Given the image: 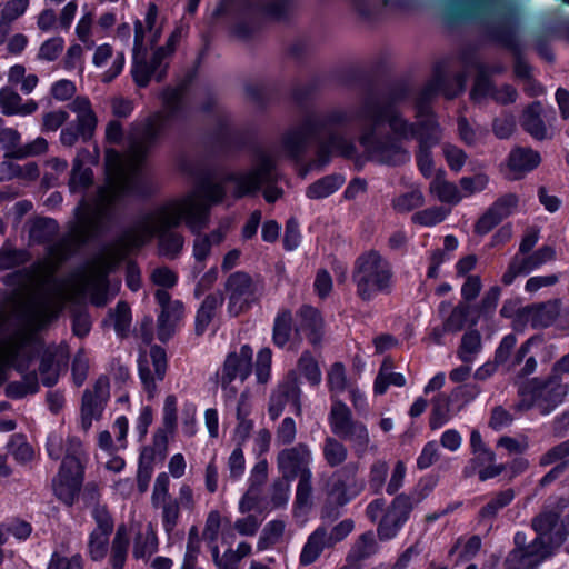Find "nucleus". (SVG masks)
<instances>
[{
  "mask_svg": "<svg viewBox=\"0 0 569 569\" xmlns=\"http://www.w3.org/2000/svg\"><path fill=\"white\" fill-rule=\"evenodd\" d=\"M555 257L556 252L553 248L548 246L538 249L530 256L520 254L521 262L523 263L525 268L528 269V273L552 261Z\"/></svg>",
  "mask_w": 569,
  "mask_h": 569,
  "instance_id": "obj_54",
  "label": "nucleus"
},
{
  "mask_svg": "<svg viewBox=\"0 0 569 569\" xmlns=\"http://www.w3.org/2000/svg\"><path fill=\"white\" fill-rule=\"evenodd\" d=\"M276 462L280 477L289 481L312 472L310 469L312 452L305 442L280 450L277 453Z\"/></svg>",
  "mask_w": 569,
  "mask_h": 569,
  "instance_id": "obj_15",
  "label": "nucleus"
},
{
  "mask_svg": "<svg viewBox=\"0 0 569 569\" xmlns=\"http://www.w3.org/2000/svg\"><path fill=\"white\" fill-rule=\"evenodd\" d=\"M312 472L298 478L293 501V513L298 516L308 511L312 506Z\"/></svg>",
  "mask_w": 569,
  "mask_h": 569,
  "instance_id": "obj_37",
  "label": "nucleus"
},
{
  "mask_svg": "<svg viewBox=\"0 0 569 569\" xmlns=\"http://www.w3.org/2000/svg\"><path fill=\"white\" fill-rule=\"evenodd\" d=\"M181 29L177 28L168 38L164 46L159 47L152 54L150 62L139 60L136 57V63L131 68V74L134 83L138 87L144 88L149 84L153 77L158 82H161L169 66V59L176 50V46L180 41Z\"/></svg>",
  "mask_w": 569,
  "mask_h": 569,
  "instance_id": "obj_11",
  "label": "nucleus"
},
{
  "mask_svg": "<svg viewBox=\"0 0 569 569\" xmlns=\"http://www.w3.org/2000/svg\"><path fill=\"white\" fill-rule=\"evenodd\" d=\"M321 449L322 457L330 468L341 466L347 460L348 449L337 437H326Z\"/></svg>",
  "mask_w": 569,
  "mask_h": 569,
  "instance_id": "obj_41",
  "label": "nucleus"
},
{
  "mask_svg": "<svg viewBox=\"0 0 569 569\" xmlns=\"http://www.w3.org/2000/svg\"><path fill=\"white\" fill-rule=\"evenodd\" d=\"M489 179L486 174L479 173L473 177H463L460 179L461 192L465 197H470L481 192L488 186Z\"/></svg>",
  "mask_w": 569,
  "mask_h": 569,
  "instance_id": "obj_64",
  "label": "nucleus"
},
{
  "mask_svg": "<svg viewBox=\"0 0 569 569\" xmlns=\"http://www.w3.org/2000/svg\"><path fill=\"white\" fill-rule=\"evenodd\" d=\"M48 149V142L44 138L38 137L33 141L21 146L20 143L11 150H8L7 156L14 159H23L42 154Z\"/></svg>",
  "mask_w": 569,
  "mask_h": 569,
  "instance_id": "obj_52",
  "label": "nucleus"
},
{
  "mask_svg": "<svg viewBox=\"0 0 569 569\" xmlns=\"http://www.w3.org/2000/svg\"><path fill=\"white\" fill-rule=\"evenodd\" d=\"M378 551V542L372 531H366L357 537L346 556V562L340 569H362L363 562Z\"/></svg>",
  "mask_w": 569,
  "mask_h": 569,
  "instance_id": "obj_21",
  "label": "nucleus"
},
{
  "mask_svg": "<svg viewBox=\"0 0 569 569\" xmlns=\"http://www.w3.org/2000/svg\"><path fill=\"white\" fill-rule=\"evenodd\" d=\"M328 422L332 435L352 442L358 455H362L367 450L370 441L367 427L361 421L353 419L350 408L340 399H333Z\"/></svg>",
  "mask_w": 569,
  "mask_h": 569,
  "instance_id": "obj_10",
  "label": "nucleus"
},
{
  "mask_svg": "<svg viewBox=\"0 0 569 569\" xmlns=\"http://www.w3.org/2000/svg\"><path fill=\"white\" fill-rule=\"evenodd\" d=\"M515 498L511 489L503 490L491 498V500L480 510L482 518H493L500 509L508 506Z\"/></svg>",
  "mask_w": 569,
  "mask_h": 569,
  "instance_id": "obj_55",
  "label": "nucleus"
},
{
  "mask_svg": "<svg viewBox=\"0 0 569 569\" xmlns=\"http://www.w3.org/2000/svg\"><path fill=\"white\" fill-rule=\"evenodd\" d=\"M329 391L331 393V401L338 399L337 395L345 391L347 387L346 369L341 362H335L327 375Z\"/></svg>",
  "mask_w": 569,
  "mask_h": 569,
  "instance_id": "obj_50",
  "label": "nucleus"
},
{
  "mask_svg": "<svg viewBox=\"0 0 569 569\" xmlns=\"http://www.w3.org/2000/svg\"><path fill=\"white\" fill-rule=\"evenodd\" d=\"M108 273L107 262L94 266L77 274L66 287L56 288L53 296L61 302L80 303L89 295L94 306L103 307L108 302Z\"/></svg>",
  "mask_w": 569,
  "mask_h": 569,
  "instance_id": "obj_5",
  "label": "nucleus"
},
{
  "mask_svg": "<svg viewBox=\"0 0 569 569\" xmlns=\"http://www.w3.org/2000/svg\"><path fill=\"white\" fill-rule=\"evenodd\" d=\"M301 389L298 378L293 372L289 373L286 379L278 385L272 391L269 400L268 413L271 420L278 419L286 406H291L296 415H301Z\"/></svg>",
  "mask_w": 569,
  "mask_h": 569,
  "instance_id": "obj_18",
  "label": "nucleus"
},
{
  "mask_svg": "<svg viewBox=\"0 0 569 569\" xmlns=\"http://www.w3.org/2000/svg\"><path fill=\"white\" fill-rule=\"evenodd\" d=\"M569 496H552L545 502L542 511L532 520L538 537L530 543L529 551L521 549L508 556V569H528L537 566L553 548L560 546L569 536Z\"/></svg>",
  "mask_w": 569,
  "mask_h": 569,
  "instance_id": "obj_4",
  "label": "nucleus"
},
{
  "mask_svg": "<svg viewBox=\"0 0 569 569\" xmlns=\"http://www.w3.org/2000/svg\"><path fill=\"white\" fill-rule=\"evenodd\" d=\"M286 523L282 520H271L262 529L257 549L263 551L278 543L283 536Z\"/></svg>",
  "mask_w": 569,
  "mask_h": 569,
  "instance_id": "obj_46",
  "label": "nucleus"
},
{
  "mask_svg": "<svg viewBox=\"0 0 569 569\" xmlns=\"http://www.w3.org/2000/svg\"><path fill=\"white\" fill-rule=\"evenodd\" d=\"M569 457V439L552 447L540 457V465L546 467L553 463L562 462Z\"/></svg>",
  "mask_w": 569,
  "mask_h": 569,
  "instance_id": "obj_63",
  "label": "nucleus"
},
{
  "mask_svg": "<svg viewBox=\"0 0 569 569\" xmlns=\"http://www.w3.org/2000/svg\"><path fill=\"white\" fill-rule=\"evenodd\" d=\"M8 449L14 459L21 463L28 462L33 458V449L22 435H13Z\"/></svg>",
  "mask_w": 569,
  "mask_h": 569,
  "instance_id": "obj_56",
  "label": "nucleus"
},
{
  "mask_svg": "<svg viewBox=\"0 0 569 569\" xmlns=\"http://www.w3.org/2000/svg\"><path fill=\"white\" fill-rule=\"evenodd\" d=\"M396 137H416L419 141L417 163L420 172L426 178L433 174V160L430 148L437 144L441 138V131L432 113L420 116L417 128L408 124L405 119L393 110V139Z\"/></svg>",
  "mask_w": 569,
  "mask_h": 569,
  "instance_id": "obj_6",
  "label": "nucleus"
},
{
  "mask_svg": "<svg viewBox=\"0 0 569 569\" xmlns=\"http://www.w3.org/2000/svg\"><path fill=\"white\" fill-rule=\"evenodd\" d=\"M253 350L249 345H243L239 351L230 352L217 376L223 389H227L232 381L239 379L243 382L252 371Z\"/></svg>",
  "mask_w": 569,
  "mask_h": 569,
  "instance_id": "obj_19",
  "label": "nucleus"
},
{
  "mask_svg": "<svg viewBox=\"0 0 569 569\" xmlns=\"http://www.w3.org/2000/svg\"><path fill=\"white\" fill-rule=\"evenodd\" d=\"M156 456H159L156 446L144 447L140 453L137 472V486L140 493H144L149 488Z\"/></svg>",
  "mask_w": 569,
  "mask_h": 569,
  "instance_id": "obj_32",
  "label": "nucleus"
},
{
  "mask_svg": "<svg viewBox=\"0 0 569 569\" xmlns=\"http://www.w3.org/2000/svg\"><path fill=\"white\" fill-rule=\"evenodd\" d=\"M197 237L193 241V257L197 261V264L193 268L194 277H197L202 270V262L208 258L211 251L210 238L206 236H201L200 232L196 233Z\"/></svg>",
  "mask_w": 569,
  "mask_h": 569,
  "instance_id": "obj_57",
  "label": "nucleus"
},
{
  "mask_svg": "<svg viewBox=\"0 0 569 569\" xmlns=\"http://www.w3.org/2000/svg\"><path fill=\"white\" fill-rule=\"evenodd\" d=\"M169 485L170 479L166 472H161L157 476L151 495V503L154 508H159L160 503L164 501L173 500L169 493Z\"/></svg>",
  "mask_w": 569,
  "mask_h": 569,
  "instance_id": "obj_58",
  "label": "nucleus"
},
{
  "mask_svg": "<svg viewBox=\"0 0 569 569\" xmlns=\"http://www.w3.org/2000/svg\"><path fill=\"white\" fill-rule=\"evenodd\" d=\"M187 84L167 88L162 93L163 111L144 123H132L126 158L118 151H106V183L99 187L92 204L82 198L76 208L77 221L68 236L47 247L56 266L69 259L81 246L99 234L114 218V208L124 197L142 194L139 167L156 144L168 122L182 110Z\"/></svg>",
  "mask_w": 569,
  "mask_h": 569,
  "instance_id": "obj_1",
  "label": "nucleus"
},
{
  "mask_svg": "<svg viewBox=\"0 0 569 569\" xmlns=\"http://www.w3.org/2000/svg\"><path fill=\"white\" fill-rule=\"evenodd\" d=\"M271 359L272 351L270 348H262L258 352L256 360V376L258 382L266 383L270 379Z\"/></svg>",
  "mask_w": 569,
  "mask_h": 569,
  "instance_id": "obj_61",
  "label": "nucleus"
},
{
  "mask_svg": "<svg viewBox=\"0 0 569 569\" xmlns=\"http://www.w3.org/2000/svg\"><path fill=\"white\" fill-rule=\"evenodd\" d=\"M59 231V226L54 219L37 218L31 222L29 229V239L33 243H50Z\"/></svg>",
  "mask_w": 569,
  "mask_h": 569,
  "instance_id": "obj_35",
  "label": "nucleus"
},
{
  "mask_svg": "<svg viewBox=\"0 0 569 569\" xmlns=\"http://www.w3.org/2000/svg\"><path fill=\"white\" fill-rule=\"evenodd\" d=\"M358 472L357 462H348L332 475V483L328 490V498L338 506H345L350 501L347 495L349 482L355 479Z\"/></svg>",
  "mask_w": 569,
  "mask_h": 569,
  "instance_id": "obj_24",
  "label": "nucleus"
},
{
  "mask_svg": "<svg viewBox=\"0 0 569 569\" xmlns=\"http://www.w3.org/2000/svg\"><path fill=\"white\" fill-rule=\"evenodd\" d=\"M84 458L82 442L78 438L70 439L67 456L62 459L59 472L52 480L54 496L66 506L71 507L80 492Z\"/></svg>",
  "mask_w": 569,
  "mask_h": 569,
  "instance_id": "obj_7",
  "label": "nucleus"
},
{
  "mask_svg": "<svg viewBox=\"0 0 569 569\" xmlns=\"http://www.w3.org/2000/svg\"><path fill=\"white\" fill-rule=\"evenodd\" d=\"M69 108L77 114V119L61 130L60 141L63 146L72 147L79 138L84 142L92 138L98 120L87 97L78 96Z\"/></svg>",
  "mask_w": 569,
  "mask_h": 569,
  "instance_id": "obj_13",
  "label": "nucleus"
},
{
  "mask_svg": "<svg viewBox=\"0 0 569 569\" xmlns=\"http://www.w3.org/2000/svg\"><path fill=\"white\" fill-rule=\"evenodd\" d=\"M465 83L466 78L462 74L450 79L445 71L436 70L433 77L425 87L423 97L429 99L437 93H442L447 98H453L463 90Z\"/></svg>",
  "mask_w": 569,
  "mask_h": 569,
  "instance_id": "obj_23",
  "label": "nucleus"
},
{
  "mask_svg": "<svg viewBox=\"0 0 569 569\" xmlns=\"http://www.w3.org/2000/svg\"><path fill=\"white\" fill-rule=\"evenodd\" d=\"M29 4L30 0H8L1 10L0 31L9 33L11 23L24 14Z\"/></svg>",
  "mask_w": 569,
  "mask_h": 569,
  "instance_id": "obj_45",
  "label": "nucleus"
},
{
  "mask_svg": "<svg viewBox=\"0 0 569 569\" xmlns=\"http://www.w3.org/2000/svg\"><path fill=\"white\" fill-rule=\"evenodd\" d=\"M89 150L80 149L73 160L69 180V189L72 193L83 191L93 183V173L90 168H83V163L91 160Z\"/></svg>",
  "mask_w": 569,
  "mask_h": 569,
  "instance_id": "obj_25",
  "label": "nucleus"
},
{
  "mask_svg": "<svg viewBox=\"0 0 569 569\" xmlns=\"http://www.w3.org/2000/svg\"><path fill=\"white\" fill-rule=\"evenodd\" d=\"M129 538L123 526L117 529L111 545L110 563L112 569H122L127 559Z\"/></svg>",
  "mask_w": 569,
  "mask_h": 569,
  "instance_id": "obj_43",
  "label": "nucleus"
},
{
  "mask_svg": "<svg viewBox=\"0 0 569 569\" xmlns=\"http://www.w3.org/2000/svg\"><path fill=\"white\" fill-rule=\"evenodd\" d=\"M289 480L278 477L276 478L268 489V505L271 510L284 509L290 498V486Z\"/></svg>",
  "mask_w": 569,
  "mask_h": 569,
  "instance_id": "obj_42",
  "label": "nucleus"
},
{
  "mask_svg": "<svg viewBox=\"0 0 569 569\" xmlns=\"http://www.w3.org/2000/svg\"><path fill=\"white\" fill-rule=\"evenodd\" d=\"M429 191L437 200L450 206H456L463 199L459 188L446 179V172L442 169H439L432 177Z\"/></svg>",
  "mask_w": 569,
  "mask_h": 569,
  "instance_id": "obj_26",
  "label": "nucleus"
},
{
  "mask_svg": "<svg viewBox=\"0 0 569 569\" xmlns=\"http://www.w3.org/2000/svg\"><path fill=\"white\" fill-rule=\"evenodd\" d=\"M387 502L382 498L375 499L371 501L366 510L368 518L376 522L380 519L378 526V535L381 540H388L391 537V528L389 526Z\"/></svg>",
  "mask_w": 569,
  "mask_h": 569,
  "instance_id": "obj_39",
  "label": "nucleus"
},
{
  "mask_svg": "<svg viewBox=\"0 0 569 569\" xmlns=\"http://www.w3.org/2000/svg\"><path fill=\"white\" fill-rule=\"evenodd\" d=\"M481 349V337L478 331L466 332L461 339V346L458 351L459 358L463 362H471L475 356Z\"/></svg>",
  "mask_w": 569,
  "mask_h": 569,
  "instance_id": "obj_51",
  "label": "nucleus"
},
{
  "mask_svg": "<svg viewBox=\"0 0 569 569\" xmlns=\"http://www.w3.org/2000/svg\"><path fill=\"white\" fill-rule=\"evenodd\" d=\"M292 337V313L288 309H282L278 312L272 329V341L279 347L283 348Z\"/></svg>",
  "mask_w": 569,
  "mask_h": 569,
  "instance_id": "obj_40",
  "label": "nucleus"
},
{
  "mask_svg": "<svg viewBox=\"0 0 569 569\" xmlns=\"http://www.w3.org/2000/svg\"><path fill=\"white\" fill-rule=\"evenodd\" d=\"M39 381L36 371L27 372L22 376L21 381H13L7 386V395L10 398L19 399L27 395L38 392Z\"/></svg>",
  "mask_w": 569,
  "mask_h": 569,
  "instance_id": "obj_44",
  "label": "nucleus"
},
{
  "mask_svg": "<svg viewBox=\"0 0 569 569\" xmlns=\"http://www.w3.org/2000/svg\"><path fill=\"white\" fill-rule=\"evenodd\" d=\"M355 529V521L350 518L343 519L332 528L326 525L318 526L307 538L300 556L299 563L309 566L316 562L326 549H332L343 541Z\"/></svg>",
  "mask_w": 569,
  "mask_h": 569,
  "instance_id": "obj_9",
  "label": "nucleus"
},
{
  "mask_svg": "<svg viewBox=\"0 0 569 569\" xmlns=\"http://www.w3.org/2000/svg\"><path fill=\"white\" fill-rule=\"evenodd\" d=\"M223 301L221 292L210 293L203 299L196 315V333L198 336L204 333Z\"/></svg>",
  "mask_w": 569,
  "mask_h": 569,
  "instance_id": "obj_30",
  "label": "nucleus"
},
{
  "mask_svg": "<svg viewBox=\"0 0 569 569\" xmlns=\"http://www.w3.org/2000/svg\"><path fill=\"white\" fill-rule=\"evenodd\" d=\"M161 508V522L164 532L170 537L179 523L180 519V507L176 500H168L160 503Z\"/></svg>",
  "mask_w": 569,
  "mask_h": 569,
  "instance_id": "obj_53",
  "label": "nucleus"
},
{
  "mask_svg": "<svg viewBox=\"0 0 569 569\" xmlns=\"http://www.w3.org/2000/svg\"><path fill=\"white\" fill-rule=\"evenodd\" d=\"M139 377L144 391L151 399L157 392V382L164 379L167 372V355L160 346H152L149 355H141L138 359Z\"/></svg>",
  "mask_w": 569,
  "mask_h": 569,
  "instance_id": "obj_16",
  "label": "nucleus"
},
{
  "mask_svg": "<svg viewBox=\"0 0 569 569\" xmlns=\"http://www.w3.org/2000/svg\"><path fill=\"white\" fill-rule=\"evenodd\" d=\"M183 313V305L180 301H173L171 307L161 310L158 317V338L161 341L170 339L174 327Z\"/></svg>",
  "mask_w": 569,
  "mask_h": 569,
  "instance_id": "obj_31",
  "label": "nucleus"
},
{
  "mask_svg": "<svg viewBox=\"0 0 569 569\" xmlns=\"http://www.w3.org/2000/svg\"><path fill=\"white\" fill-rule=\"evenodd\" d=\"M419 499L412 495L400 493L393 498V529L401 527L408 519Z\"/></svg>",
  "mask_w": 569,
  "mask_h": 569,
  "instance_id": "obj_47",
  "label": "nucleus"
},
{
  "mask_svg": "<svg viewBox=\"0 0 569 569\" xmlns=\"http://www.w3.org/2000/svg\"><path fill=\"white\" fill-rule=\"evenodd\" d=\"M0 109L4 116H28L38 109V103L34 100L22 103L18 92L10 87H3L0 89Z\"/></svg>",
  "mask_w": 569,
  "mask_h": 569,
  "instance_id": "obj_27",
  "label": "nucleus"
},
{
  "mask_svg": "<svg viewBox=\"0 0 569 569\" xmlns=\"http://www.w3.org/2000/svg\"><path fill=\"white\" fill-rule=\"evenodd\" d=\"M542 106L539 101L530 104L523 112L521 123L533 138L541 140L547 137V128L541 118Z\"/></svg>",
  "mask_w": 569,
  "mask_h": 569,
  "instance_id": "obj_34",
  "label": "nucleus"
},
{
  "mask_svg": "<svg viewBox=\"0 0 569 569\" xmlns=\"http://www.w3.org/2000/svg\"><path fill=\"white\" fill-rule=\"evenodd\" d=\"M487 96H492L499 102L508 103L515 101L517 92L510 86H503L500 89L493 90L489 80L482 74L481 71L477 77L475 86L471 90V99L475 101H480Z\"/></svg>",
  "mask_w": 569,
  "mask_h": 569,
  "instance_id": "obj_29",
  "label": "nucleus"
},
{
  "mask_svg": "<svg viewBox=\"0 0 569 569\" xmlns=\"http://www.w3.org/2000/svg\"><path fill=\"white\" fill-rule=\"evenodd\" d=\"M30 259L27 250L3 246L0 249V270H8L24 264Z\"/></svg>",
  "mask_w": 569,
  "mask_h": 569,
  "instance_id": "obj_49",
  "label": "nucleus"
},
{
  "mask_svg": "<svg viewBox=\"0 0 569 569\" xmlns=\"http://www.w3.org/2000/svg\"><path fill=\"white\" fill-rule=\"evenodd\" d=\"M110 398V383L107 376H100L92 388L83 391L80 405V428L88 432L93 421L101 419Z\"/></svg>",
  "mask_w": 569,
  "mask_h": 569,
  "instance_id": "obj_14",
  "label": "nucleus"
},
{
  "mask_svg": "<svg viewBox=\"0 0 569 569\" xmlns=\"http://www.w3.org/2000/svg\"><path fill=\"white\" fill-rule=\"evenodd\" d=\"M557 396L549 385H532L526 387L520 392V400L516 405L519 411H527L531 408H537L543 416L549 415L560 402L561 398L566 395L563 387L558 386Z\"/></svg>",
  "mask_w": 569,
  "mask_h": 569,
  "instance_id": "obj_17",
  "label": "nucleus"
},
{
  "mask_svg": "<svg viewBox=\"0 0 569 569\" xmlns=\"http://www.w3.org/2000/svg\"><path fill=\"white\" fill-rule=\"evenodd\" d=\"M450 210L443 207H432L426 210L419 211L415 214V220L423 226H435L442 222Z\"/></svg>",
  "mask_w": 569,
  "mask_h": 569,
  "instance_id": "obj_62",
  "label": "nucleus"
},
{
  "mask_svg": "<svg viewBox=\"0 0 569 569\" xmlns=\"http://www.w3.org/2000/svg\"><path fill=\"white\" fill-rule=\"evenodd\" d=\"M277 180L274 160L266 153L259 157L250 170L222 171L216 177L200 178L193 191L156 208L123 231L114 242L113 254L122 259L130 250L139 249L157 237L159 256L173 260L180 256L184 246L183 236L173 229L183 219L192 233L207 228L210 206L223 200L227 184L232 186L234 198H242L254 193L262 184Z\"/></svg>",
  "mask_w": 569,
  "mask_h": 569,
  "instance_id": "obj_2",
  "label": "nucleus"
},
{
  "mask_svg": "<svg viewBox=\"0 0 569 569\" xmlns=\"http://www.w3.org/2000/svg\"><path fill=\"white\" fill-rule=\"evenodd\" d=\"M537 151L528 148H516L510 152L508 168L512 179L520 178L523 173L533 170L540 163Z\"/></svg>",
  "mask_w": 569,
  "mask_h": 569,
  "instance_id": "obj_28",
  "label": "nucleus"
},
{
  "mask_svg": "<svg viewBox=\"0 0 569 569\" xmlns=\"http://www.w3.org/2000/svg\"><path fill=\"white\" fill-rule=\"evenodd\" d=\"M479 316L476 315V308L469 305L457 306L443 323L445 331H459L466 325H476Z\"/></svg>",
  "mask_w": 569,
  "mask_h": 569,
  "instance_id": "obj_36",
  "label": "nucleus"
},
{
  "mask_svg": "<svg viewBox=\"0 0 569 569\" xmlns=\"http://www.w3.org/2000/svg\"><path fill=\"white\" fill-rule=\"evenodd\" d=\"M355 120L366 123L360 137L370 160L389 163L391 160V92L388 88H372L367 93L359 111L346 108H332L320 114H309L296 128L283 137L286 152L295 159L300 158L311 146L318 142V163L329 162L331 153L345 158L356 154L353 141L347 139L335 128L347 126Z\"/></svg>",
  "mask_w": 569,
  "mask_h": 569,
  "instance_id": "obj_3",
  "label": "nucleus"
},
{
  "mask_svg": "<svg viewBox=\"0 0 569 569\" xmlns=\"http://www.w3.org/2000/svg\"><path fill=\"white\" fill-rule=\"evenodd\" d=\"M230 317H238L247 312L260 296L259 281L244 271L231 273L224 283Z\"/></svg>",
  "mask_w": 569,
  "mask_h": 569,
  "instance_id": "obj_12",
  "label": "nucleus"
},
{
  "mask_svg": "<svg viewBox=\"0 0 569 569\" xmlns=\"http://www.w3.org/2000/svg\"><path fill=\"white\" fill-rule=\"evenodd\" d=\"M298 323L295 328V336L301 340L303 337L317 346L323 336V320L320 312L311 306H302L297 312Z\"/></svg>",
  "mask_w": 569,
  "mask_h": 569,
  "instance_id": "obj_20",
  "label": "nucleus"
},
{
  "mask_svg": "<svg viewBox=\"0 0 569 569\" xmlns=\"http://www.w3.org/2000/svg\"><path fill=\"white\" fill-rule=\"evenodd\" d=\"M352 281L357 287L358 296L362 300H370L389 286L388 260L375 250L361 254L355 261Z\"/></svg>",
  "mask_w": 569,
  "mask_h": 569,
  "instance_id": "obj_8",
  "label": "nucleus"
},
{
  "mask_svg": "<svg viewBox=\"0 0 569 569\" xmlns=\"http://www.w3.org/2000/svg\"><path fill=\"white\" fill-rule=\"evenodd\" d=\"M114 319V329L118 335L123 336L131 323V311L130 307L124 301H119L112 312Z\"/></svg>",
  "mask_w": 569,
  "mask_h": 569,
  "instance_id": "obj_60",
  "label": "nucleus"
},
{
  "mask_svg": "<svg viewBox=\"0 0 569 569\" xmlns=\"http://www.w3.org/2000/svg\"><path fill=\"white\" fill-rule=\"evenodd\" d=\"M162 427L154 436L152 446L158 449L159 457L163 459L168 450V436L173 435L177 428V398L173 395L166 397L163 405Z\"/></svg>",
  "mask_w": 569,
  "mask_h": 569,
  "instance_id": "obj_22",
  "label": "nucleus"
},
{
  "mask_svg": "<svg viewBox=\"0 0 569 569\" xmlns=\"http://www.w3.org/2000/svg\"><path fill=\"white\" fill-rule=\"evenodd\" d=\"M158 550V538L151 525L136 533L132 555L136 559H149Z\"/></svg>",
  "mask_w": 569,
  "mask_h": 569,
  "instance_id": "obj_33",
  "label": "nucleus"
},
{
  "mask_svg": "<svg viewBox=\"0 0 569 569\" xmlns=\"http://www.w3.org/2000/svg\"><path fill=\"white\" fill-rule=\"evenodd\" d=\"M296 437V421L291 417H286L277 427L276 443L279 446H289L295 442Z\"/></svg>",
  "mask_w": 569,
  "mask_h": 569,
  "instance_id": "obj_59",
  "label": "nucleus"
},
{
  "mask_svg": "<svg viewBox=\"0 0 569 569\" xmlns=\"http://www.w3.org/2000/svg\"><path fill=\"white\" fill-rule=\"evenodd\" d=\"M345 183V178L340 174L326 176L307 188L306 194L309 199L327 198L336 192Z\"/></svg>",
  "mask_w": 569,
  "mask_h": 569,
  "instance_id": "obj_38",
  "label": "nucleus"
},
{
  "mask_svg": "<svg viewBox=\"0 0 569 569\" xmlns=\"http://www.w3.org/2000/svg\"><path fill=\"white\" fill-rule=\"evenodd\" d=\"M297 368L311 386H318L321 382L322 375L319 363L310 351L307 350L301 353Z\"/></svg>",
  "mask_w": 569,
  "mask_h": 569,
  "instance_id": "obj_48",
  "label": "nucleus"
}]
</instances>
